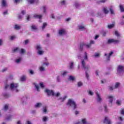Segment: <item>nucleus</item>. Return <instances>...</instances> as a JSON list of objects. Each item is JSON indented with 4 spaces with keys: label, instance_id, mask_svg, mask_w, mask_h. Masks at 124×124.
Returning <instances> with one entry per match:
<instances>
[{
    "label": "nucleus",
    "instance_id": "5",
    "mask_svg": "<svg viewBox=\"0 0 124 124\" xmlns=\"http://www.w3.org/2000/svg\"><path fill=\"white\" fill-rule=\"evenodd\" d=\"M93 44H94V41L91 40L90 43H82L80 45V47H86V48H90Z\"/></svg>",
    "mask_w": 124,
    "mask_h": 124
},
{
    "label": "nucleus",
    "instance_id": "42",
    "mask_svg": "<svg viewBox=\"0 0 124 124\" xmlns=\"http://www.w3.org/2000/svg\"><path fill=\"white\" fill-rule=\"evenodd\" d=\"M34 86L36 91H38V92H39V89H40L39 85H38L37 84H34Z\"/></svg>",
    "mask_w": 124,
    "mask_h": 124
},
{
    "label": "nucleus",
    "instance_id": "11",
    "mask_svg": "<svg viewBox=\"0 0 124 124\" xmlns=\"http://www.w3.org/2000/svg\"><path fill=\"white\" fill-rule=\"evenodd\" d=\"M120 42V40H116L115 39H110L108 40V43L110 44L111 43H114L115 44L117 43H119Z\"/></svg>",
    "mask_w": 124,
    "mask_h": 124
},
{
    "label": "nucleus",
    "instance_id": "1",
    "mask_svg": "<svg viewBox=\"0 0 124 124\" xmlns=\"http://www.w3.org/2000/svg\"><path fill=\"white\" fill-rule=\"evenodd\" d=\"M45 92L48 96L51 95L52 96H56V97H59V96L61 95V93H60L57 92L55 93L54 91L49 90L48 89H46L45 90Z\"/></svg>",
    "mask_w": 124,
    "mask_h": 124
},
{
    "label": "nucleus",
    "instance_id": "56",
    "mask_svg": "<svg viewBox=\"0 0 124 124\" xmlns=\"http://www.w3.org/2000/svg\"><path fill=\"white\" fill-rule=\"evenodd\" d=\"M30 73L31 74V75H33V74H34V72L32 70H30Z\"/></svg>",
    "mask_w": 124,
    "mask_h": 124
},
{
    "label": "nucleus",
    "instance_id": "45",
    "mask_svg": "<svg viewBox=\"0 0 124 124\" xmlns=\"http://www.w3.org/2000/svg\"><path fill=\"white\" fill-rule=\"evenodd\" d=\"M43 10L44 13H46V10H47V7L46 6H43Z\"/></svg>",
    "mask_w": 124,
    "mask_h": 124
},
{
    "label": "nucleus",
    "instance_id": "14",
    "mask_svg": "<svg viewBox=\"0 0 124 124\" xmlns=\"http://www.w3.org/2000/svg\"><path fill=\"white\" fill-rule=\"evenodd\" d=\"M68 67L71 70L74 69V62L71 61L68 63Z\"/></svg>",
    "mask_w": 124,
    "mask_h": 124
},
{
    "label": "nucleus",
    "instance_id": "52",
    "mask_svg": "<svg viewBox=\"0 0 124 124\" xmlns=\"http://www.w3.org/2000/svg\"><path fill=\"white\" fill-rule=\"evenodd\" d=\"M120 114L124 116V108H122L120 110Z\"/></svg>",
    "mask_w": 124,
    "mask_h": 124
},
{
    "label": "nucleus",
    "instance_id": "59",
    "mask_svg": "<svg viewBox=\"0 0 124 124\" xmlns=\"http://www.w3.org/2000/svg\"><path fill=\"white\" fill-rule=\"evenodd\" d=\"M5 71H7V68H4L1 70V72H5Z\"/></svg>",
    "mask_w": 124,
    "mask_h": 124
},
{
    "label": "nucleus",
    "instance_id": "23",
    "mask_svg": "<svg viewBox=\"0 0 124 124\" xmlns=\"http://www.w3.org/2000/svg\"><path fill=\"white\" fill-rule=\"evenodd\" d=\"M15 62H16V63H20V62H22V57L21 56L18 57L17 58H16L15 60Z\"/></svg>",
    "mask_w": 124,
    "mask_h": 124
},
{
    "label": "nucleus",
    "instance_id": "31",
    "mask_svg": "<svg viewBox=\"0 0 124 124\" xmlns=\"http://www.w3.org/2000/svg\"><path fill=\"white\" fill-rule=\"evenodd\" d=\"M69 80L71 81H75L76 80V78L74 76H70L69 77Z\"/></svg>",
    "mask_w": 124,
    "mask_h": 124
},
{
    "label": "nucleus",
    "instance_id": "36",
    "mask_svg": "<svg viewBox=\"0 0 124 124\" xmlns=\"http://www.w3.org/2000/svg\"><path fill=\"white\" fill-rule=\"evenodd\" d=\"M77 85H78V86L79 87H82V86H83V82L80 81H78L77 82Z\"/></svg>",
    "mask_w": 124,
    "mask_h": 124
},
{
    "label": "nucleus",
    "instance_id": "12",
    "mask_svg": "<svg viewBox=\"0 0 124 124\" xmlns=\"http://www.w3.org/2000/svg\"><path fill=\"white\" fill-rule=\"evenodd\" d=\"M29 4H37L39 3V0H27Z\"/></svg>",
    "mask_w": 124,
    "mask_h": 124
},
{
    "label": "nucleus",
    "instance_id": "60",
    "mask_svg": "<svg viewBox=\"0 0 124 124\" xmlns=\"http://www.w3.org/2000/svg\"><path fill=\"white\" fill-rule=\"evenodd\" d=\"M4 87L5 89H7V88H8V87H9V85H8V84L7 83H5L4 85Z\"/></svg>",
    "mask_w": 124,
    "mask_h": 124
},
{
    "label": "nucleus",
    "instance_id": "64",
    "mask_svg": "<svg viewBox=\"0 0 124 124\" xmlns=\"http://www.w3.org/2000/svg\"><path fill=\"white\" fill-rule=\"evenodd\" d=\"M25 44H28L29 43V40H26L24 41Z\"/></svg>",
    "mask_w": 124,
    "mask_h": 124
},
{
    "label": "nucleus",
    "instance_id": "46",
    "mask_svg": "<svg viewBox=\"0 0 124 124\" xmlns=\"http://www.w3.org/2000/svg\"><path fill=\"white\" fill-rule=\"evenodd\" d=\"M68 72H67L66 71H64L62 73V76H65V75L68 74Z\"/></svg>",
    "mask_w": 124,
    "mask_h": 124
},
{
    "label": "nucleus",
    "instance_id": "10",
    "mask_svg": "<svg viewBox=\"0 0 124 124\" xmlns=\"http://www.w3.org/2000/svg\"><path fill=\"white\" fill-rule=\"evenodd\" d=\"M81 63L82 67H83V68H84V69L86 70H88V69H90L91 68L90 65H86V62L84 61V60H81Z\"/></svg>",
    "mask_w": 124,
    "mask_h": 124
},
{
    "label": "nucleus",
    "instance_id": "41",
    "mask_svg": "<svg viewBox=\"0 0 124 124\" xmlns=\"http://www.w3.org/2000/svg\"><path fill=\"white\" fill-rule=\"evenodd\" d=\"M121 12H124V7L123 5H120L119 6Z\"/></svg>",
    "mask_w": 124,
    "mask_h": 124
},
{
    "label": "nucleus",
    "instance_id": "53",
    "mask_svg": "<svg viewBox=\"0 0 124 124\" xmlns=\"http://www.w3.org/2000/svg\"><path fill=\"white\" fill-rule=\"evenodd\" d=\"M15 38H16V37L15 35L10 36V39H11V40H14Z\"/></svg>",
    "mask_w": 124,
    "mask_h": 124
},
{
    "label": "nucleus",
    "instance_id": "18",
    "mask_svg": "<svg viewBox=\"0 0 124 124\" xmlns=\"http://www.w3.org/2000/svg\"><path fill=\"white\" fill-rule=\"evenodd\" d=\"M1 4L2 7H7L8 6V4H7V1L5 0H2L1 2Z\"/></svg>",
    "mask_w": 124,
    "mask_h": 124
},
{
    "label": "nucleus",
    "instance_id": "3",
    "mask_svg": "<svg viewBox=\"0 0 124 124\" xmlns=\"http://www.w3.org/2000/svg\"><path fill=\"white\" fill-rule=\"evenodd\" d=\"M19 87L18 83H12L10 85V89L14 93H18L19 89L17 88Z\"/></svg>",
    "mask_w": 124,
    "mask_h": 124
},
{
    "label": "nucleus",
    "instance_id": "51",
    "mask_svg": "<svg viewBox=\"0 0 124 124\" xmlns=\"http://www.w3.org/2000/svg\"><path fill=\"white\" fill-rule=\"evenodd\" d=\"M7 109H8V105H5L4 107V108L3 109V110L4 111H6V110H7Z\"/></svg>",
    "mask_w": 124,
    "mask_h": 124
},
{
    "label": "nucleus",
    "instance_id": "44",
    "mask_svg": "<svg viewBox=\"0 0 124 124\" xmlns=\"http://www.w3.org/2000/svg\"><path fill=\"white\" fill-rule=\"evenodd\" d=\"M88 94L89 95H93V90H89L88 91Z\"/></svg>",
    "mask_w": 124,
    "mask_h": 124
},
{
    "label": "nucleus",
    "instance_id": "29",
    "mask_svg": "<svg viewBox=\"0 0 124 124\" xmlns=\"http://www.w3.org/2000/svg\"><path fill=\"white\" fill-rule=\"evenodd\" d=\"M107 1V0H99L97 1L98 4H100V3H105Z\"/></svg>",
    "mask_w": 124,
    "mask_h": 124
},
{
    "label": "nucleus",
    "instance_id": "21",
    "mask_svg": "<svg viewBox=\"0 0 124 124\" xmlns=\"http://www.w3.org/2000/svg\"><path fill=\"white\" fill-rule=\"evenodd\" d=\"M59 35H64L65 34V30L64 29H60L59 31Z\"/></svg>",
    "mask_w": 124,
    "mask_h": 124
},
{
    "label": "nucleus",
    "instance_id": "34",
    "mask_svg": "<svg viewBox=\"0 0 124 124\" xmlns=\"http://www.w3.org/2000/svg\"><path fill=\"white\" fill-rule=\"evenodd\" d=\"M26 79H27V76H23L22 77H21L20 80L22 82H24V81H26Z\"/></svg>",
    "mask_w": 124,
    "mask_h": 124
},
{
    "label": "nucleus",
    "instance_id": "57",
    "mask_svg": "<svg viewBox=\"0 0 124 124\" xmlns=\"http://www.w3.org/2000/svg\"><path fill=\"white\" fill-rule=\"evenodd\" d=\"M17 17L19 19V20H21V19H23V16L21 15H19Z\"/></svg>",
    "mask_w": 124,
    "mask_h": 124
},
{
    "label": "nucleus",
    "instance_id": "63",
    "mask_svg": "<svg viewBox=\"0 0 124 124\" xmlns=\"http://www.w3.org/2000/svg\"><path fill=\"white\" fill-rule=\"evenodd\" d=\"M95 74H96V76H98V75L99 74V71H96Z\"/></svg>",
    "mask_w": 124,
    "mask_h": 124
},
{
    "label": "nucleus",
    "instance_id": "38",
    "mask_svg": "<svg viewBox=\"0 0 124 124\" xmlns=\"http://www.w3.org/2000/svg\"><path fill=\"white\" fill-rule=\"evenodd\" d=\"M120 85H121V84L119 82H116L115 84L114 89H118V88L120 87Z\"/></svg>",
    "mask_w": 124,
    "mask_h": 124
},
{
    "label": "nucleus",
    "instance_id": "55",
    "mask_svg": "<svg viewBox=\"0 0 124 124\" xmlns=\"http://www.w3.org/2000/svg\"><path fill=\"white\" fill-rule=\"evenodd\" d=\"M57 82H58V83H60V82H61V78L60 77H57Z\"/></svg>",
    "mask_w": 124,
    "mask_h": 124
},
{
    "label": "nucleus",
    "instance_id": "58",
    "mask_svg": "<svg viewBox=\"0 0 124 124\" xmlns=\"http://www.w3.org/2000/svg\"><path fill=\"white\" fill-rule=\"evenodd\" d=\"M21 0H14V2H15V3H18V2H20Z\"/></svg>",
    "mask_w": 124,
    "mask_h": 124
},
{
    "label": "nucleus",
    "instance_id": "24",
    "mask_svg": "<svg viewBox=\"0 0 124 124\" xmlns=\"http://www.w3.org/2000/svg\"><path fill=\"white\" fill-rule=\"evenodd\" d=\"M42 112L43 114H47V113H48V108H47V107H43Z\"/></svg>",
    "mask_w": 124,
    "mask_h": 124
},
{
    "label": "nucleus",
    "instance_id": "9",
    "mask_svg": "<svg viewBox=\"0 0 124 124\" xmlns=\"http://www.w3.org/2000/svg\"><path fill=\"white\" fill-rule=\"evenodd\" d=\"M14 52H19L20 54H25L26 53V50L23 48H20L19 47H16L13 50Z\"/></svg>",
    "mask_w": 124,
    "mask_h": 124
},
{
    "label": "nucleus",
    "instance_id": "6",
    "mask_svg": "<svg viewBox=\"0 0 124 124\" xmlns=\"http://www.w3.org/2000/svg\"><path fill=\"white\" fill-rule=\"evenodd\" d=\"M123 72H124V66L119 65L117 67V74L120 76H122Z\"/></svg>",
    "mask_w": 124,
    "mask_h": 124
},
{
    "label": "nucleus",
    "instance_id": "17",
    "mask_svg": "<svg viewBox=\"0 0 124 124\" xmlns=\"http://www.w3.org/2000/svg\"><path fill=\"white\" fill-rule=\"evenodd\" d=\"M42 65H45V66H48L49 65V62H48V59L47 58H45L43 62Z\"/></svg>",
    "mask_w": 124,
    "mask_h": 124
},
{
    "label": "nucleus",
    "instance_id": "39",
    "mask_svg": "<svg viewBox=\"0 0 124 124\" xmlns=\"http://www.w3.org/2000/svg\"><path fill=\"white\" fill-rule=\"evenodd\" d=\"M115 34L117 37H121V34H120V32L118 31H115Z\"/></svg>",
    "mask_w": 124,
    "mask_h": 124
},
{
    "label": "nucleus",
    "instance_id": "35",
    "mask_svg": "<svg viewBox=\"0 0 124 124\" xmlns=\"http://www.w3.org/2000/svg\"><path fill=\"white\" fill-rule=\"evenodd\" d=\"M116 104L117 105H122V100H117L116 101Z\"/></svg>",
    "mask_w": 124,
    "mask_h": 124
},
{
    "label": "nucleus",
    "instance_id": "28",
    "mask_svg": "<svg viewBox=\"0 0 124 124\" xmlns=\"http://www.w3.org/2000/svg\"><path fill=\"white\" fill-rule=\"evenodd\" d=\"M34 18H36L37 19H41L42 18V15H33Z\"/></svg>",
    "mask_w": 124,
    "mask_h": 124
},
{
    "label": "nucleus",
    "instance_id": "37",
    "mask_svg": "<svg viewBox=\"0 0 124 124\" xmlns=\"http://www.w3.org/2000/svg\"><path fill=\"white\" fill-rule=\"evenodd\" d=\"M15 29L16 30H20V29H21V26L18 24H16L15 25Z\"/></svg>",
    "mask_w": 124,
    "mask_h": 124
},
{
    "label": "nucleus",
    "instance_id": "15",
    "mask_svg": "<svg viewBox=\"0 0 124 124\" xmlns=\"http://www.w3.org/2000/svg\"><path fill=\"white\" fill-rule=\"evenodd\" d=\"M104 123L107 124H112V122H111V120H110L108 117H106L104 120Z\"/></svg>",
    "mask_w": 124,
    "mask_h": 124
},
{
    "label": "nucleus",
    "instance_id": "49",
    "mask_svg": "<svg viewBox=\"0 0 124 124\" xmlns=\"http://www.w3.org/2000/svg\"><path fill=\"white\" fill-rule=\"evenodd\" d=\"M99 56H100V53H96L94 55V57H95V58H98Z\"/></svg>",
    "mask_w": 124,
    "mask_h": 124
},
{
    "label": "nucleus",
    "instance_id": "13",
    "mask_svg": "<svg viewBox=\"0 0 124 124\" xmlns=\"http://www.w3.org/2000/svg\"><path fill=\"white\" fill-rule=\"evenodd\" d=\"M108 9L109 10V12H110V14L112 15H114V14H115V6H109L108 7Z\"/></svg>",
    "mask_w": 124,
    "mask_h": 124
},
{
    "label": "nucleus",
    "instance_id": "27",
    "mask_svg": "<svg viewBox=\"0 0 124 124\" xmlns=\"http://www.w3.org/2000/svg\"><path fill=\"white\" fill-rule=\"evenodd\" d=\"M42 106V103H37L35 105V108H40V107H41Z\"/></svg>",
    "mask_w": 124,
    "mask_h": 124
},
{
    "label": "nucleus",
    "instance_id": "2",
    "mask_svg": "<svg viewBox=\"0 0 124 124\" xmlns=\"http://www.w3.org/2000/svg\"><path fill=\"white\" fill-rule=\"evenodd\" d=\"M67 105L70 107H72L73 109H77L78 108V105L76 104L73 99H69L67 102Z\"/></svg>",
    "mask_w": 124,
    "mask_h": 124
},
{
    "label": "nucleus",
    "instance_id": "50",
    "mask_svg": "<svg viewBox=\"0 0 124 124\" xmlns=\"http://www.w3.org/2000/svg\"><path fill=\"white\" fill-rule=\"evenodd\" d=\"M46 27H47V23H44L43 26H42V29L43 30H44V29H45V28H46Z\"/></svg>",
    "mask_w": 124,
    "mask_h": 124
},
{
    "label": "nucleus",
    "instance_id": "20",
    "mask_svg": "<svg viewBox=\"0 0 124 124\" xmlns=\"http://www.w3.org/2000/svg\"><path fill=\"white\" fill-rule=\"evenodd\" d=\"M87 124V119L84 118L81 120V122L79 121V122H78L76 123H75V124Z\"/></svg>",
    "mask_w": 124,
    "mask_h": 124
},
{
    "label": "nucleus",
    "instance_id": "19",
    "mask_svg": "<svg viewBox=\"0 0 124 124\" xmlns=\"http://www.w3.org/2000/svg\"><path fill=\"white\" fill-rule=\"evenodd\" d=\"M83 60L84 61H89V56H88V52L87 51H84L83 54Z\"/></svg>",
    "mask_w": 124,
    "mask_h": 124
},
{
    "label": "nucleus",
    "instance_id": "30",
    "mask_svg": "<svg viewBox=\"0 0 124 124\" xmlns=\"http://www.w3.org/2000/svg\"><path fill=\"white\" fill-rule=\"evenodd\" d=\"M103 11L105 14H108L109 13V10L107 8H104L103 9Z\"/></svg>",
    "mask_w": 124,
    "mask_h": 124
},
{
    "label": "nucleus",
    "instance_id": "48",
    "mask_svg": "<svg viewBox=\"0 0 124 124\" xmlns=\"http://www.w3.org/2000/svg\"><path fill=\"white\" fill-rule=\"evenodd\" d=\"M47 121H48V117H47L46 116H44L43 118V122H47Z\"/></svg>",
    "mask_w": 124,
    "mask_h": 124
},
{
    "label": "nucleus",
    "instance_id": "40",
    "mask_svg": "<svg viewBox=\"0 0 124 124\" xmlns=\"http://www.w3.org/2000/svg\"><path fill=\"white\" fill-rule=\"evenodd\" d=\"M120 24L121 25H124V15L122 16L121 22Z\"/></svg>",
    "mask_w": 124,
    "mask_h": 124
},
{
    "label": "nucleus",
    "instance_id": "22",
    "mask_svg": "<svg viewBox=\"0 0 124 124\" xmlns=\"http://www.w3.org/2000/svg\"><path fill=\"white\" fill-rule=\"evenodd\" d=\"M78 29L79 31H85L86 30V27L82 24H80L78 26Z\"/></svg>",
    "mask_w": 124,
    "mask_h": 124
},
{
    "label": "nucleus",
    "instance_id": "33",
    "mask_svg": "<svg viewBox=\"0 0 124 124\" xmlns=\"http://www.w3.org/2000/svg\"><path fill=\"white\" fill-rule=\"evenodd\" d=\"M31 29L32 31H37V27H36L35 25H31Z\"/></svg>",
    "mask_w": 124,
    "mask_h": 124
},
{
    "label": "nucleus",
    "instance_id": "4",
    "mask_svg": "<svg viewBox=\"0 0 124 124\" xmlns=\"http://www.w3.org/2000/svg\"><path fill=\"white\" fill-rule=\"evenodd\" d=\"M35 48L37 51V54H38V55L41 56V55H43L44 54V51L42 50V47L41 46V45H37L35 46Z\"/></svg>",
    "mask_w": 124,
    "mask_h": 124
},
{
    "label": "nucleus",
    "instance_id": "7",
    "mask_svg": "<svg viewBox=\"0 0 124 124\" xmlns=\"http://www.w3.org/2000/svg\"><path fill=\"white\" fill-rule=\"evenodd\" d=\"M107 99H108V106L112 107L113 106V101L114 100V95H108L107 96Z\"/></svg>",
    "mask_w": 124,
    "mask_h": 124
},
{
    "label": "nucleus",
    "instance_id": "62",
    "mask_svg": "<svg viewBox=\"0 0 124 124\" xmlns=\"http://www.w3.org/2000/svg\"><path fill=\"white\" fill-rule=\"evenodd\" d=\"M3 15H7V14H8V13L7 12V11H5L3 13Z\"/></svg>",
    "mask_w": 124,
    "mask_h": 124
},
{
    "label": "nucleus",
    "instance_id": "54",
    "mask_svg": "<svg viewBox=\"0 0 124 124\" xmlns=\"http://www.w3.org/2000/svg\"><path fill=\"white\" fill-rule=\"evenodd\" d=\"M40 86L42 89H43L44 88V83H43V82H40Z\"/></svg>",
    "mask_w": 124,
    "mask_h": 124
},
{
    "label": "nucleus",
    "instance_id": "47",
    "mask_svg": "<svg viewBox=\"0 0 124 124\" xmlns=\"http://www.w3.org/2000/svg\"><path fill=\"white\" fill-rule=\"evenodd\" d=\"M115 89V87H113L112 86H108V90L109 91H113Z\"/></svg>",
    "mask_w": 124,
    "mask_h": 124
},
{
    "label": "nucleus",
    "instance_id": "26",
    "mask_svg": "<svg viewBox=\"0 0 124 124\" xmlns=\"http://www.w3.org/2000/svg\"><path fill=\"white\" fill-rule=\"evenodd\" d=\"M112 55H113V52L112 51L109 53V55H107L106 53L105 54V56L107 57L108 61H109V59L110 58V57L112 56Z\"/></svg>",
    "mask_w": 124,
    "mask_h": 124
},
{
    "label": "nucleus",
    "instance_id": "16",
    "mask_svg": "<svg viewBox=\"0 0 124 124\" xmlns=\"http://www.w3.org/2000/svg\"><path fill=\"white\" fill-rule=\"evenodd\" d=\"M67 98V96L64 95L63 97L58 98V100H59L60 102H63L65 100V99H66Z\"/></svg>",
    "mask_w": 124,
    "mask_h": 124
},
{
    "label": "nucleus",
    "instance_id": "43",
    "mask_svg": "<svg viewBox=\"0 0 124 124\" xmlns=\"http://www.w3.org/2000/svg\"><path fill=\"white\" fill-rule=\"evenodd\" d=\"M74 6H75V7H76V8H78V7L80 6V4L78 2H76L74 4Z\"/></svg>",
    "mask_w": 124,
    "mask_h": 124
},
{
    "label": "nucleus",
    "instance_id": "61",
    "mask_svg": "<svg viewBox=\"0 0 124 124\" xmlns=\"http://www.w3.org/2000/svg\"><path fill=\"white\" fill-rule=\"evenodd\" d=\"M118 120H119V121H124V118H123L122 117L119 116L118 117Z\"/></svg>",
    "mask_w": 124,
    "mask_h": 124
},
{
    "label": "nucleus",
    "instance_id": "32",
    "mask_svg": "<svg viewBox=\"0 0 124 124\" xmlns=\"http://www.w3.org/2000/svg\"><path fill=\"white\" fill-rule=\"evenodd\" d=\"M114 27H115V23H113L111 24H109L108 26V29H113V28H114Z\"/></svg>",
    "mask_w": 124,
    "mask_h": 124
},
{
    "label": "nucleus",
    "instance_id": "25",
    "mask_svg": "<svg viewBox=\"0 0 124 124\" xmlns=\"http://www.w3.org/2000/svg\"><path fill=\"white\" fill-rule=\"evenodd\" d=\"M39 70H40V71H41V72H43L44 71H45L46 70V69L43 65H42L41 66L39 67Z\"/></svg>",
    "mask_w": 124,
    "mask_h": 124
},
{
    "label": "nucleus",
    "instance_id": "8",
    "mask_svg": "<svg viewBox=\"0 0 124 124\" xmlns=\"http://www.w3.org/2000/svg\"><path fill=\"white\" fill-rule=\"evenodd\" d=\"M95 94H96V100L97 102H101V101L103 100V99L102 98V97H101V95L100 94V93L95 91Z\"/></svg>",
    "mask_w": 124,
    "mask_h": 124
}]
</instances>
